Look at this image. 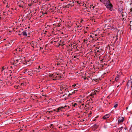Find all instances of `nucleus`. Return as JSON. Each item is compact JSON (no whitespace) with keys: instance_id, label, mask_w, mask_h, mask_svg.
<instances>
[{"instance_id":"4","label":"nucleus","mask_w":132,"mask_h":132,"mask_svg":"<svg viewBox=\"0 0 132 132\" xmlns=\"http://www.w3.org/2000/svg\"><path fill=\"white\" fill-rule=\"evenodd\" d=\"M120 13V14H121V15L122 16V17L123 18L122 19H124L127 17V14L126 12H122Z\"/></svg>"},{"instance_id":"28","label":"nucleus","mask_w":132,"mask_h":132,"mask_svg":"<svg viewBox=\"0 0 132 132\" xmlns=\"http://www.w3.org/2000/svg\"><path fill=\"white\" fill-rule=\"evenodd\" d=\"M76 56H74L73 57V58H76Z\"/></svg>"},{"instance_id":"23","label":"nucleus","mask_w":132,"mask_h":132,"mask_svg":"<svg viewBox=\"0 0 132 132\" xmlns=\"http://www.w3.org/2000/svg\"><path fill=\"white\" fill-rule=\"evenodd\" d=\"M84 79L85 80H86V79H87V80H88V78H84Z\"/></svg>"},{"instance_id":"30","label":"nucleus","mask_w":132,"mask_h":132,"mask_svg":"<svg viewBox=\"0 0 132 132\" xmlns=\"http://www.w3.org/2000/svg\"><path fill=\"white\" fill-rule=\"evenodd\" d=\"M122 128H123V127H121V129H122Z\"/></svg>"},{"instance_id":"37","label":"nucleus","mask_w":132,"mask_h":132,"mask_svg":"<svg viewBox=\"0 0 132 132\" xmlns=\"http://www.w3.org/2000/svg\"><path fill=\"white\" fill-rule=\"evenodd\" d=\"M59 26H60V25H58V27H59Z\"/></svg>"},{"instance_id":"11","label":"nucleus","mask_w":132,"mask_h":132,"mask_svg":"<svg viewBox=\"0 0 132 132\" xmlns=\"http://www.w3.org/2000/svg\"><path fill=\"white\" fill-rule=\"evenodd\" d=\"M108 22H109L110 23H113V20L112 19H110L108 20Z\"/></svg>"},{"instance_id":"39","label":"nucleus","mask_w":132,"mask_h":132,"mask_svg":"<svg viewBox=\"0 0 132 132\" xmlns=\"http://www.w3.org/2000/svg\"><path fill=\"white\" fill-rule=\"evenodd\" d=\"M1 17H0V19H1Z\"/></svg>"},{"instance_id":"29","label":"nucleus","mask_w":132,"mask_h":132,"mask_svg":"<svg viewBox=\"0 0 132 132\" xmlns=\"http://www.w3.org/2000/svg\"><path fill=\"white\" fill-rule=\"evenodd\" d=\"M130 10L132 12V8L131 9H130Z\"/></svg>"},{"instance_id":"32","label":"nucleus","mask_w":132,"mask_h":132,"mask_svg":"<svg viewBox=\"0 0 132 132\" xmlns=\"http://www.w3.org/2000/svg\"><path fill=\"white\" fill-rule=\"evenodd\" d=\"M75 90V91L76 92V91H77L78 90Z\"/></svg>"},{"instance_id":"7","label":"nucleus","mask_w":132,"mask_h":132,"mask_svg":"<svg viewBox=\"0 0 132 132\" xmlns=\"http://www.w3.org/2000/svg\"><path fill=\"white\" fill-rule=\"evenodd\" d=\"M124 120V118L123 117H119L118 119V121L119 122H122Z\"/></svg>"},{"instance_id":"27","label":"nucleus","mask_w":132,"mask_h":132,"mask_svg":"<svg viewBox=\"0 0 132 132\" xmlns=\"http://www.w3.org/2000/svg\"><path fill=\"white\" fill-rule=\"evenodd\" d=\"M82 21H83V20H81L80 21V22H82Z\"/></svg>"},{"instance_id":"1","label":"nucleus","mask_w":132,"mask_h":132,"mask_svg":"<svg viewBox=\"0 0 132 132\" xmlns=\"http://www.w3.org/2000/svg\"><path fill=\"white\" fill-rule=\"evenodd\" d=\"M50 76L53 78V80H54L59 79L61 78L59 76V74L56 73H54L52 75H50Z\"/></svg>"},{"instance_id":"24","label":"nucleus","mask_w":132,"mask_h":132,"mask_svg":"<svg viewBox=\"0 0 132 132\" xmlns=\"http://www.w3.org/2000/svg\"><path fill=\"white\" fill-rule=\"evenodd\" d=\"M75 90H74L73 92H72V94H74L75 93Z\"/></svg>"},{"instance_id":"14","label":"nucleus","mask_w":132,"mask_h":132,"mask_svg":"<svg viewBox=\"0 0 132 132\" xmlns=\"http://www.w3.org/2000/svg\"><path fill=\"white\" fill-rule=\"evenodd\" d=\"M106 0H100V1L101 2H103L104 3L105 2Z\"/></svg>"},{"instance_id":"40","label":"nucleus","mask_w":132,"mask_h":132,"mask_svg":"<svg viewBox=\"0 0 132 132\" xmlns=\"http://www.w3.org/2000/svg\"><path fill=\"white\" fill-rule=\"evenodd\" d=\"M12 67H13L12 66H11V68H12Z\"/></svg>"},{"instance_id":"17","label":"nucleus","mask_w":132,"mask_h":132,"mask_svg":"<svg viewBox=\"0 0 132 132\" xmlns=\"http://www.w3.org/2000/svg\"><path fill=\"white\" fill-rule=\"evenodd\" d=\"M118 104H116L114 105V107L115 108H116L118 106Z\"/></svg>"},{"instance_id":"3","label":"nucleus","mask_w":132,"mask_h":132,"mask_svg":"<svg viewBox=\"0 0 132 132\" xmlns=\"http://www.w3.org/2000/svg\"><path fill=\"white\" fill-rule=\"evenodd\" d=\"M106 6L107 8L110 10L112 9V4H111L109 0H108L106 4Z\"/></svg>"},{"instance_id":"42","label":"nucleus","mask_w":132,"mask_h":132,"mask_svg":"<svg viewBox=\"0 0 132 132\" xmlns=\"http://www.w3.org/2000/svg\"><path fill=\"white\" fill-rule=\"evenodd\" d=\"M79 27V26H78V27Z\"/></svg>"},{"instance_id":"34","label":"nucleus","mask_w":132,"mask_h":132,"mask_svg":"<svg viewBox=\"0 0 132 132\" xmlns=\"http://www.w3.org/2000/svg\"><path fill=\"white\" fill-rule=\"evenodd\" d=\"M82 105H84V104H82Z\"/></svg>"},{"instance_id":"8","label":"nucleus","mask_w":132,"mask_h":132,"mask_svg":"<svg viewBox=\"0 0 132 132\" xmlns=\"http://www.w3.org/2000/svg\"><path fill=\"white\" fill-rule=\"evenodd\" d=\"M109 117V115L108 114H106L104 116L103 118H102L104 119H105L107 118H108Z\"/></svg>"},{"instance_id":"26","label":"nucleus","mask_w":132,"mask_h":132,"mask_svg":"<svg viewBox=\"0 0 132 132\" xmlns=\"http://www.w3.org/2000/svg\"><path fill=\"white\" fill-rule=\"evenodd\" d=\"M41 69V68H40V67H38V69L39 70V69Z\"/></svg>"},{"instance_id":"35","label":"nucleus","mask_w":132,"mask_h":132,"mask_svg":"<svg viewBox=\"0 0 132 132\" xmlns=\"http://www.w3.org/2000/svg\"><path fill=\"white\" fill-rule=\"evenodd\" d=\"M2 81V80H0V82H1V81Z\"/></svg>"},{"instance_id":"5","label":"nucleus","mask_w":132,"mask_h":132,"mask_svg":"<svg viewBox=\"0 0 132 132\" xmlns=\"http://www.w3.org/2000/svg\"><path fill=\"white\" fill-rule=\"evenodd\" d=\"M24 3L22 1H20L18 3V6L20 7H22L24 5Z\"/></svg>"},{"instance_id":"6","label":"nucleus","mask_w":132,"mask_h":132,"mask_svg":"<svg viewBox=\"0 0 132 132\" xmlns=\"http://www.w3.org/2000/svg\"><path fill=\"white\" fill-rule=\"evenodd\" d=\"M121 72H120V71H119V74H117V75L115 79V80L117 82L118 80L119 79L120 77V75H121Z\"/></svg>"},{"instance_id":"41","label":"nucleus","mask_w":132,"mask_h":132,"mask_svg":"<svg viewBox=\"0 0 132 132\" xmlns=\"http://www.w3.org/2000/svg\"><path fill=\"white\" fill-rule=\"evenodd\" d=\"M57 64V65H58V64H58H58Z\"/></svg>"},{"instance_id":"44","label":"nucleus","mask_w":132,"mask_h":132,"mask_svg":"<svg viewBox=\"0 0 132 132\" xmlns=\"http://www.w3.org/2000/svg\"><path fill=\"white\" fill-rule=\"evenodd\" d=\"M125 130H126V128H125Z\"/></svg>"},{"instance_id":"43","label":"nucleus","mask_w":132,"mask_h":132,"mask_svg":"<svg viewBox=\"0 0 132 132\" xmlns=\"http://www.w3.org/2000/svg\"><path fill=\"white\" fill-rule=\"evenodd\" d=\"M125 130H126V128H125Z\"/></svg>"},{"instance_id":"19","label":"nucleus","mask_w":132,"mask_h":132,"mask_svg":"<svg viewBox=\"0 0 132 132\" xmlns=\"http://www.w3.org/2000/svg\"><path fill=\"white\" fill-rule=\"evenodd\" d=\"M67 107V106L65 105V106L64 107L62 106L61 107H60V108H61V109H63V108H64L65 107Z\"/></svg>"},{"instance_id":"38","label":"nucleus","mask_w":132,"mask_h":132,"mask_svg":"<svg viewBox=\"0 0 132 132\" xmlns=\"http://www.w3.org/2000/svg\"><path fill=\"white\" fill-rule=\"evenodd\" d=\"M80 27H81V26H81V25H80Z\"/></svg>"},{"instance_id":"22","label":"nucleus","mask_w":132,"mask_h":132,"mask_svg":"<svg viewBox=\"0 0 132 132\" xmlns=\"http://www.w3.org/2000/svg\"><path fill=\"white\" fill-rule=\"evenodd\" d=\"M14 87L16 89H18V86H14Z\"/></svg>"},{"instance_id":"13","label":"nucleus","mask_w":132,"mask_h":132,"mask_svg":"<svg viewBox=\"0 0 132 132\" xmlns=\"http://www.w3.org/2000/svg\"><path fill=\"white\" fill-rule=\"evenodd\" d=\"M22 34H23V35L24 36H27V33L25 31H24L23 32H22Z\"/></svg>"},{"instance_id":"21","label":"nucleus","mask_w":132,"mask_h":132,"mask_svg":"<svg viewBox=\"0 0 132 132\" xmlns=\"http://www.w3.org/2000/svg\"><path fill=\"white\" fill-rule=\"evenodd\" d=\"M76 86V85L75 84H73L72 85V86L73 87H75V86Z\"/></svg>"},{"instance_id":"10","label":"nucleus","mask_w":132,"mask_h":132,"mask_svg":"<svg viewBox=\"0 0 132 132\" xmlns=\"http://www.w3.org/2000/svg\"><path fill=\"white\" fill-rule=\"evenodd\" d=\"M98 92V91H97L96 90H95L94 91V92H92L91 95L92 96L94 94L96 95V92Z\"/></svg>"},{"instance_id":"12","label":"nucleus","mask_w":132,"mask_h":132,"mask_svg":"<svg viewBox=\"0 0 132 132\" xmlns=\"http://www.w3.org/2000/svg\"><path fill=\"white\" fill-rule=\"evenodd\" d=\"M74 2H72V3L69 4V5H70L71 6H74Z\"/></svg>"},{"instance_id":"16","label":"nucleus","mask_w":132,"mask_h":132,"mask_svg":"<svg viewBox=\"0 0 132 132\" xmlns=\"http://www.w3.org/2000/svg\"><path fill=\"white\" fill-rule=\"evenodd\" d=\"M61 109V108L60 107L59 108L57 109V112H59V110Z\"/></svg>"},{"instance_id":"20","label":"nucleus","mask_w":132,"mask_h":132,"mask_svg":"<svg viewBox=\"0 0 132 132\" xmlns=\"http://www.w3.org/2000/svg\"><path fill=\"white\" fill-rule=\"evenodd\" d=\"M76 103H75L73 105V106H75L76 105H77Z\"/></svg>"},{"instance_id":"9","label":"nucleus","mask_w":132,"mask_h":132,"mask_svg":"<svg viewBox=\"0 0 132 132\" xmlns=\"http://www.w3.org/2000/svg\"><path fill=\"white\" fill-rule=\"evenodd\" d=\"M123 10V9L122 7H120L119 8V11L120 13L122 12Z\"/></svg>"},{"instance_id":"18","label":"nucleus","mask_w":132,"mask_h":132,"mask_svg":"<svg viewBox=\"0 0 132 132\" xmlns=\"http://www.w3.org/2000/svg\"><path fill=\"white\" fill-rule=\"evenodd\" d=\"M130 132H132V125L131 126V127H130Z\"/></svg>"},{"instance_id":"2","label":"nucleus","mask_w":132,"mask_h":132,"mask_svg":"<svg viewBox=\"0 0 132 132\" xmlns=\"http://www.w3.org/2000/svg\"><path fill=\"white\" fill-rule=\"evenodd\" d=\"M19 60L17 59L16 58L14 59L12 62H11V64H12L14 67L18 65L20 63L19 62Z\"/></svg>"},{"instance_id":"33","label":"nucleus","mask_w":132,"mask_h":132,"mask_svg":"<svg viewBox=\"0 0 132 132\" xmlns=\"http://www.w3.org/2000/svg\"><path fill=\"white\" fill-rule=\"evenodd\" d=\"M115 37H116V36H114V37H113V38H115Z\"/></svg>"},{"instance_id":"36","label":"nucleus","mask_w":132,"mask_h":132,"mask_svg":"<svg viewBox=\"0 0 132 132\" xmlns=\"http://www.w3.org/2000/svg\"><path fill=\"white\" fill-rule=\"evenodd\" d=\"M69 95H72V94H69Z\"/></svg>"},{"instance_id":"25","label":"nucleus","mask_w":132,"mask_h":132,"mask_svg":"<svg viewBox=\"0 0 132 132\" xmlns=\"http://www.w3.org/2000/svg\"><path fill=\"white\" fill-rule=\"evenodd\" d=\"M84 42H85L86 41H87V40H86L85 39H84Z\"/></svg>"},{"instance_id":"15","label":"nucleus","mask_w":132,"mask_h":132,"mask_svg":"<svg viewBox=\"0 0 132 132\" xmlns=\"http://www.w3.org/2000/svg\"><path fill=\"white\" fill-rule=\"evenodd\" d=\"M6 68V67L5 68V67H2V71L4 69H5Z\"/></svg>"},{"instance_id":"31","label":"nucleus","mask_w":132,"mask_h":132,"mask_svg":"<svg viewBox=\"0 0 132 132\" xmlns=\"http://www.w3.org/2000/svg\"><path fill=\"white\" fill-rule=\"evenodd\" d=\"M40 49H42L43 48H42V47H40Z\"/></svg>"}]
</instances>
